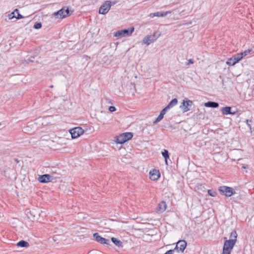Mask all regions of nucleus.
<instances>
[{
    "instance_id": "nucleus-4",
    "label": "nucleus",
    "mask_w": 254,
    "mask_h": 254,
    "mask_svg": "<svg viewBox=\"0 0 254 254\" xmlns=\"http://www.w3.org/2000/svg\"><path fill=\"white\" fill-rule=\"evenodd\" d=\"M218 190L222 195L227 197L231 196L236 193L233 188L225 186L220 187Z\"/></svg>"
},
{
    "instance_id": "nucleus-18",
    "label": "nucleus",
    "mask_w": 254,
    "mask_h": 254,
    "mask_svg": "<svg viewBox=\"0 0 254 254\" xmlns=\"http://www.w3.org/2000/svg\"><path fill=\"white\" fill-rule=\"evenodd\" d=\"M178 103V100L176 98L173 99L169 103V104L166 106L167 108H168L169 110L175 105H176Z\"/></svg>"
},
{
    "instance_id": "nucleus-14",
    "label": "nucleus",
    "mask_w": 254,
    "mask_h": 254,
    "mask_svg": "<svg viewBox=\"0 0 254 254\" xmlns=\"http://www.w3.org/2000/svg\"><path fill=\"white\" fill-rule=\"evenodd\" d=\"M167 205L165 201H161L160 202L157 206V211L158 213L163 212L166 209Z\"/></svg>"
},
{
    "instance_id": "nucleus-1",
    "label": "nucleus",
    "mask_w": 254,
    "mask_h": 254,
    "mask_svg": "<svg viewBox=\"0 0 254 254\" xmlns=\"http://www.w3.org/2000/svg\"><path fill=\"white\" fill-rule=\"evenodd\" d=\"M72 12H70L68 8L63 7L53 14L55 19H63L70 16Z\"/></svg>"
},
{
    "instance_id": "nucleus-9",
    "label": "nucleus",
    "mask_w": 254,
    "mask_h": 254,
    "mask_svg": "<svg viewBox=\"0 0 254 254\" xmlns=\"http://www.w3.org/2000/svg\"><path fill=\"white\" fill-rule=\"evenodd\" d=\"M72 138H76L84 133V130L80 127H74L69 131Z\"/></svg>"
},
{
    "instance_id": "nucleus-39",
    "label": "nucleus",
    "mask_w": 254,
    "mask_h": 254,
    "mask_svg": "<svg viewBox=\"0 0 254 254\" xmlns=\"http://www.w3.org/2000/svg\"><path fill=\"white\" fill-rule=\"evenodd\" d=\"M50 88H53V85H51V86H50Z\"/></svg>"
},
{
    "instance_id": "nucleus-20",
    "label": "nucleus",
    "mask_w": 254,
    "mask_h": 254,
    "mask_svg": "<svg viewBox=\"0 0 254 254\" xmlns=\"http://www.w3.org/2000/svg\"><path fill=\"white\" fill-rule=\"evenodd\" d=\"M162 155L163 157L165 158V163L166 165H168V159L169 158V152L167 150H164V151L162 152Z\"/></svg>"
},
{
    "instance_id": "nucleus-12",
    "label": "nucleus",
    "mask_w": 254,
    "mask_h": 254,
    "mask_svg": "<svg viewBox=\"0 0 254 254\" xmlns=\"http://www.w3.org/2000/svg\"><path fill=\"white\" fill-rule=\"evenodd\" d=\"M38 180L41 183H46L52 181V177L50 175L45 174L40 176Z\"/></svg>"
},
{
    "instance_id": "nucleus-34",
    "label": "nucleus",
    "mask_w": 254,
    "mask_h": 254,
    "mask_svg": "<svg viewBox=\"0 0 254 254\" xmlns=\"http://www.w3.org/2000/svg\"><path fill=\"white\" fill-rule=\"evenodd\" d=\"M17 13V16H16L15 17V18L17 19H21V18H23L24 17L23 15H21L20 14H19L18 12H16Z\"/></svg>"
},
{
    "instance_id": "nucleus-22",
    "label": "nucleus",
    "mask_w": 254,
    "mask_h": 254,
    "mask_svg": "<svg viewBox=\"0 0 254 254\" xmlns=\"http://www.w3.org/2000/svg\"><path fill=\"white\" fill-rule=\"evenodd\" d=\"M17 246L20 247H28L29 243L25 241L22 240L17 244Z\"/></svg>"
},
{
    "instance_id": "nucleus-27",
    "label": "nucleus",
    "mask_w": 254,
    "mask_h": 254,
    "mask_svg": "<svg viewBox=\"0 0 254 254\" xmlns=\"http://www.w3.org/2000/svg\"><path fill=\"white\" fill-rule=\"evenodd\" d=\"M163 117H164V116L162 114L160 113V114L158 116V117L154 121L153 124H156L157 123L159 122L160 121H161L163 119Z\"/></svg>"
},
{
    "instance_id": "nucleus-7",
    "label": "nucleus",
    "mask_w": 254,
    "mask_h": 254,
    "mask_svg": "<svg viewBox=\"0 0 254 254\" xmlns=\"http://www.w3.org/2000/svg\"><path fill=\"white\" fill-rule=\"evenodd\" d=\"M193 104L192 102L188 99H185L183 100L180 108L182 110L184 113L187 112L190 110L189 107H191Z\"/></svg>"
},
{
    "instance_id": "nucleus-33",
    "label": "nucleus",
    "mask_w": 254,
    "mask_h": 254,
    "mask_svg": "<svg viewBox=\"0 0 254 254\" xmlns=\"http://www.w3.org/2000/svg\"><path fill=\"white\" fill-rule=\"evenodd\" d=\"M169 109L168 108H167V107H166L165 108H164L160 112V114H162L163 116H164V115L165 114L166 111L167 110H168Z\"/></svg>"
},
{
    "instance_id": "nucleus-2",
    "label": "nucleus",
    "mask_w": 254,
    "mask_h": 254,
    "mask_svg": "<svg viewBox=\"0 0 254 254\" xmlns=\"http://www.w3.org/2000/svg\"><path fill=\"white\" fill-rule=\"evenodd\" d=\"M134 31V28L131 27L128 29L118 30L114 33V36L116 37H129Z\"/></svg>"
},
{
    "instance_id": "nucleus-11",
    "label": "nucleus",
    "mask_w": 254,
    "mask_h": 254,
    "mask_svg": "<svg viewBox=\"0 0 254 254\" xmlns=\"http://www.w3.org/2000/svg\"><path fill=\"white\" fill-rule=\"evenodd\" d=\"M93 237L95 239L96 241L102 244H109L110 241L109 240L101 237L100 235H99L98 233H94L93 234Z\"/></svg>"
},
{
    "instance_id": "nucleus-38",
    "label": "nucleus",
    "mask_w": 254,
    "mask_h": 254,
    "mask_svg": "<svg viewBox=\"0 0 254 254\" xmlns=\"http://www.w3.org/2000/svg\"><path fill=\"white\" fill-rule=\"evenodd\" d=\"M155 16H156V12L155 13H151L149 14V17H151V18H153Z\"/></svg>"
},
{
    "instance_id": "nucleus-35",
    "label": "nucleus",
    "mask_w": 254,
    "mask_h": 254,
    "mask_svg": "<svg viewBox=\"0 0 254 254\" xmlns=\"http://www.w3.org/2000/svg\"><path fill=\"white\" fill-rule=\"evenodd\" d=\"M175 250H170L166 252L164 254H173Z\"/></svg>"
},
{
    "instance_id": "nucleus-30",
    "label": "nucleus",
    "mask_w": 254,
    "mask_h": 254,
    "mask_svg": "<svg viewBox=\"0 0 254 254\" xmlns=\"http://www.w3.org/2000/svg\"><path fill=\"white\" fill-rule=\"evenodd\" d=\"M208 193L209 195L211 196H215L216 195V192L214 191H212L211 190H208Z\"/></svg>"
},
{
    "instance_id": "nucleus-29",
    "label": "nucleus",
    "mask_w": 254,
    "mask_h": 254,
    "mask_svg": "<svg viewBox=\"0 0 254 254\" xmlns=\"http://www.w3.org/2000/svg\"><path fill=\"white\" fill-rule=\"evenodd\" d=\"M42 27V23L41 22H36L33 26V28L35 29H39Z\"/></svg>"
},
{
    "instance_id": "nucleus-5",
    "label": "nucleus",
    "mask_w": 254,
    "mask_h": 254,
    "mask_svg": "<svg viewBox=\"0 0 254 254\" xmlns=\"http://www.w3.org/2000/svg\"><path fill=\"white\" fill-rule=\"evenodd\" d=\"M235 244L234 241L226 240L224 243L222 254H230Z\"/></svg>"
},
{
    "instance_id": "nucleus-6",
    "label": "nucleus",
    "mask_w": 254,
    "mask_h": 254,
    "mask_svg": "<svg viewBox=\"0 0 254 254\" xmlns=\"http://www.w3.org/2000/svg\"><path fill=\"white\" fill-rule=\"evenodd\" d=\"M111 5V1L107 0L105 1L100 6L99 13L101 14H106L110 9Z\"/></svg>"
},
{
    "instance_id": "nucleus-15",
    "label": "nucleus",
    "mask_w": 254,
    "mask_h": 254,
    "mask_svg": "<svg viewBox=\"0 0 254 254\" xmlns=\"http://www.w3.org/2000/svg\"><path fill=\"white\" fill-rule=\"evenodd\" d=\"M231 107H223L221 109V112L223 115H227L229 114L234 115L235 112H231Z\"/></svg>"
},
{
    "instance_id": "nucleus-17",
    "label": "nucleus",
    "mask_w": 254,
    "mask_h": 254,
    "mask_svg": "<svg viewBox=\"0 0 254 254\" xmlns=\"http://www.w3.org/2000/svg\"><path fill=\"white\" fill-rule=\"evenodd\" d=\"M237 234L236 231H233L231 232V233L230 234V239L229 240L234 241V242L236 243L237 242Z\"/></svg>"
},
{
    "instance_id": "nucleus-37",
    "label": "nucleus",
    "mask_w": 254,
    "mask_h": 254,
    "mask_svg": "<svg viewBox=\"0 0 254 254\" xmlns=\"http://www.w3.org/2000/svg\"><path fill=\"white\" fill-rule=\"evenodd\" d=\"M194 63L193 60L192 59H189L188 60V64H187V65H189V64H193Z\"/></svg>"
},
{
    "instance_id": "nucleus-26",
    "label": "nucleus",
    "mask_w": 254,
    "mask_h": 254,
    "mask_svg": "<svg viewBox=\"0 0 254 254\" xmlns=\"http://www.w3.org/2000/svg\"><path fill=\"white\" fill-rule=\"evenodd\" d=\"M18 12V10L17 9H15L13 12L8 14V19L11 20L14 18H15L16 15H15V12Z\"/></svg>"
},
{
    "instance_id": "nucleus-21",
    "label": "nucleus",
    "mask_w": 254,
    "mask_h": 254,
    "mask_svg": "<svg viewBox=\"0 0 254 254\" xmlns=\"http://www.w3.org/2000/svg\"><path fill=\"white\" fill-rule=\"evenodd\" d=\"M111 240L112 242L117 246L119 247H122V243L121 241L119 240L118 239L115 238H112Z\"/></svg>"
},
{
    "instance_id": "nucleus-36",
    "label": "nucleus",
    "mask_w": 254,
    "mask_h": 254,
    "mask_svg": "<svg viewBox=\"0 0 254 254\" xmlns=\"http://www.w3.org/2000/svg\"><path fill=\"white\" fill-rule=\"evenodd\" d=\"M246 122L247 125L251 129V126L250 123L251 122V121L247 120H246Z\"/></svg>"
},
{
    "instance_id": "nucleus-31",
    "label": "nucleus",
    "mask_w": 254,
    "mask_h": 254,
    "mask_svg": "<svg viewBox=\"0 0 254 254\" xmlns=\"http://www.w3.org/2000/svg\"><path fill=\"white\" fill-rule=\"evenodd\" d=\"M37 122L38 123H41L42 125H44V123H45V119H43V118H40L39 119L37 120Z\"/></svg>"
},
{
    "instance_id": "nucleus-19",
    "label": "nucleus",
    "mask_w": 254,
    "mask_h": 254,
    "mask_svg": "<svg viewBox=\"0 0 254 254\" xmlns=\"http://www.w3.org/2000/svg\"><path fill=\"white\" fill-rule=\"evenodd\" d=\"M171 13V11H158L156 12V15L157 17H165L168 14Z\"/></svg>"
},
{
    "instance_id": "nucleus-32",
    "label": "nucleus",
    "mask_w": 254,
    "mask_h": 254,
    "mask_svg": "<svg viewBox=\"0 0 254 254\" xmlns=\"http://www.w3.org/2000/svg\"><path fill=\"white\" fill-rule=\"evenodd\" d=\"M109 110L111 112H113L116 110V109L114 106H110L109 108Z\"/></svg>"
},
{
    "instance_id": "nucleus-28",
    "label": "nucleus",
    "mask_w": 254,
    "mask_h": 254,
    "mask_svg": "<svg viewBox=\"0 0 254 254\" xmlns=\"http://www.w3.org/2000/svg\"><path fill=\"white\" fill-rule=\"evenodd\" d=\"M251 51H252V50L249 49V50L245 51L243 52L240 53V54H241V56H242V57L243 58L244 57H245V56H246L248 54H249L251 53Z\"/></svg>"
},
{
    "instance_id": "nucleus-8",
    "label": "nucleus",
    "mask_w": 254,
    "mask_h": 254,
    "mask_svg": "<svg viewBox=\"0 0 254 254\" xmlns=\"http://www.w3.org/2000/svg\"><path fill=\"white\" fill-rule=\"evenodd\" d=\"M156 33H154L153 35H148L145 36L142 40V43L146 45H149L151 43L154 42L159 37L160 35L156 36Z\"/></svg>"
},
{
    "instance_id": "nucleus-13",
    "label": "nucleus",
    "mask_w": 254,
    "mask_h": 254,
    "mask_svg": "<svg viewBox=\"0 0 254 254\" xmlns=\"http://www.w3.org/2000/svg\"><path fill=\"white\" fill-rule=\"evenodd\" d=\"M150 179L153 181L157 180L160 177V173L158 171L153 169L149 172Z\"/></svg>"
},
{
    "instance_id": "nucleus-25",
    "label": "nucleus",
    "mask_w": 254,
    "mask_h": 254,
    "mask_svg": "<svg viewBox=\"0 0 254 254\" xmlns=\"http://www.w3.org/2000/svg\"><path fill=\"white\" fill-rule=\"evenodd\" d=\"M226 63L227 65H228L229 66H233L235 64H236V63L233 57L228 59Z\"/></svg>"
},
{
    "instance_id": "nucleus-10",
    "label": "nucleus",
    "mask_w": 254,
    "mask_h": 254,
    "mask_svg": "<svg viewBox=\"0 0 254 254\" xmlns=\"http://www.w3.org/2000/svg\"><path fill=\"white\" fill-rule=\"evenodd\" d=\"M187 246V242L184 240H181L177 242L175 248V250H178L181 252H183Z\"/></svg>"
},
{
    "instance_id": "nucleus-23",
    "label": "nucleus",
    "mask_w": 254,
    "mask_h": 254,
    "mask_svg": "<svg viewBox=\"0 0 254 254\" xmlns=\"http://www.w3.org/2000/svg\"><path fill=\"white\" fill-rule=\"evenodd\" d=\"M232 57L234 58V60H235L236 64L243 59V57L241 56L240 53L235 55Z\"/></svg>"
},
{
    "instance_id": "nucleus-24",
    "label": "nucleus",
    "mask_w": 254,
    "mask_h": 254,
    "mask_svg": "<svg viewBox=\"0 0 254 254\" xmlns=\"http://www.w3.org/2000/svg\"><path fill=\"white\" fill-rule=\"evenodd\" d=\"M232 57L234 58V60H235L236 64L243 59V57L241 56L240 53L235 55Z\"/></svg>"
},
{
    "instance_id": "nucleus-16",
    "label": "nucleus",
    "mask_w": 254,
    "mask_h": 254,
    "mask_svg": "<svg viewBox=\"0 0 254 254\" xmlns=\"http://www.w3.org/2000/svg\"><path fill=\"white\" fill-rule=\"evenodd\" d=\"M204 106L206 107L217 108L219 106V104L216 102L209 101L205 103Z\"/></svg>"
},
{
    "instance_id": "nucleus-3",
    "label": "nucleus",
    "mask_w": 254,
    "mask_h": 254,
    "mask_svg": "<svg viewBox=\"0 0 254 254\" xmlns=\"http://www.w3.org/2000/svg\"><path fill=\"white\" fill-rule=\"evenodd\" d=\"M133 136L132 133L126 132L120 134L116 137L115 141L117 143L123 144L130 139Z\"/></svg>"
}]
</instances>
